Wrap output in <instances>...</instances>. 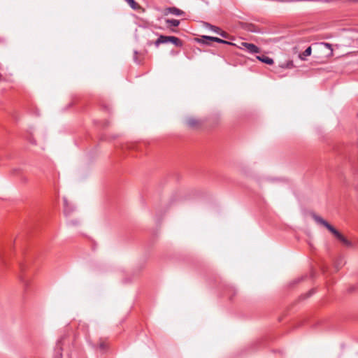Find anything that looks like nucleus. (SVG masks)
Returning <instances> with one entry per match:
<instances>
[{"label": "nucleus", "instance_id": "obj_1", "mask_svg": "<svg viewBox=\"0 0 358 358\" xmlns=\"http://www.w3.org/2000/svg\"><path fill=\"white\" fill-rule=\"evenodd\" d=\"M313 219L315 221L325 227L330 232H331L344 245L351 246V243L345 238L338 230H336L333 226L329 224L321 217L314 215Z\"/></svg>", "mask_w": 358, "mask_h": 358}, {"label": "nucleus", "instance_id": "obj_2", "mask_svg": "<svg viewBox=\"0 0 358 358\" xmlns=\"http://www.w3.org/2000/svg\"><path fill=\"white\" fill-rule=\"evenodd\" d=\"M167 43H171L177 47H180L182 45V43L180 41V39H179L178 38H177L176 36H168L161 35L155 41V45L156 47H158L160 44Z\"/></svg>", "mask_w": 358, "mask_h": 358}, {"label": "nucleus", "instance_id": "obj_3", "mask_svg": "<svg viewBox=\"0 0 358 358\" xmlns=\"http://www.w3.org/2000/svg\"><path fill=\"white\" fill-rule=\"evenodd\" d=\"M241 45L250 53H259L260 52V49L252 43L243 42Z\"/></svg>", "mask_w": 358, "mask_h": 358}, {"label": "nucleus", "instance_id": "obj_4", "mask_svg": "<svg viewBox=\"0 0 358 358\" xmlns=\"http://www.w3.org/2000/svg\"><path fill=\"white\" fill-rule=\"evenodd\" d=\"M164 15L172 14L176 16H180L184 15V12L176 7H169L164 9Z\"/></svg>", "mask_w": 358, "mask_h": 358}, {"label": "nucleus", "instance_id": "obj_5", "mask_svg": "<svg viewBox=\"0 0 358 358\" xmlns=\"http://www.w3.org/2000/svg\"><path fill=\"white\" fill-rule=\"evenodd\" d=\"M186 123L189 127L192 128H196L201 124L200 121L194 117L187 118L186 120Z\"/></svg>", "mask_w": 358, "mask_h": 358}, {"label": "nucleus", "instance_id": "obj_6", "mask_svg": "<svg viewBox=\"0 0 358 358\" xmlns=\"http://www.w3.org/2000/svg\"><path fill=\"white\" fill-rule=\"evenodd\" d=\"M203 38L205 39H207V40H209V41H215V42H217V43H224V44H229V45H231L232 43H230V42H228L227 41H224L223 39H221L220 38H217V37H213V36H203Z\"/></svg>", "mask_w": 358, "mask_h": 358}, {"label": "nucleus", "instance_id": "obj_7", "mask_svg": "<svg viewBox=\"0 0 358 358\" xmlns=\"http://www.w3.org/2000/svg\"><path fill=\"white\" fill-rule=\"evenodd\" d=\"M257 59L266 64L271 65V64H273V59H271L267 56H265V55L257 56Z\"/></svg>", "mask_w": 358, "mask_h": 358}, {"label": "nucleus", "instance_id": "obj_8", "mask_svg": "<svg viewBox=\"0 0 358 358\" xmlns=\"http://www.w3.org/2000/svg\"><path fill=\"white\" fill-rule=\"evenodd\" d=\"M311 47H308L303 53L299 55V57L301 58V59L305 60L306 57L310 56L311 55Z\"/></svg>", "mask_w": 358, "mask_h": 358}, {"label": "nucleus", "instance_id": "obj_9", "mask_svg": "<svg viewBox=\"0 0 358 358\" xmlns=\"http://www.w3.org/2000/svg\"><path fill=\"white\" fill-rule=\"evenodd\" d=\"M127 2V3L130 6V7L134 10H138L141 8L138 3H137L134 0H124Z\"/></svg>", "mask_w": 358, "mask_h": 358}, {"label": "nucleus", "instance_id": "obj_10", "mask_svg": "<svg viewBox=\"0 0 358 358\" xmlns=\"http://www.w3.org/2000/svg\"><path fill=\"white\" fill-rule=\"evenodd\" d=\"M166 23L169 26L178 27L180 24V21L175 19H167L166 20Z\"/></svg>", "mask_w": 358, "mask_h": 358}, {"label": "nucleus", "instance_id": "obj_11", "mask_svg": "<svg viewBox=\"0 0 358 358\" xmlns=\"http://www.w3.org/2000/svg\"><path fill=\"white\" fill-rule=\"evenodd\" d=\"M64 213L66 215H67V214L70 213L71 210L69 208V203H68V202H67V201L66 199H64Z\"/></svg>", "mask_w": 358, "mask_h": 358}, {"label": "nucleus", "instance_id": "obj_12", "mask_svg": "<svg viewBox=\"0 0 358 358\" xmlns=\"http://www.w3.org/2000/svg\"><path fill=\"white\" fill-rule=\"evenodd\" d=\"M207 26L210 28L211 30L220 34L221 30L219 27L207 24Z\"/></svg>", "mask_w": 358, "mask_h": 358}, {"label": "nucleus", "instance_id": "obj_13", "mask_svg": "<svg viewBox=\"0 0 358 358\" xmlns=\"http://www.w3.org/2000/svg\"><path fill=\"white\" fill-rule=\"evenodd\" d=\"M220 35L221 36L224 37V38H227L228 36H229L227 32H225V31H220Z\"/></svg>", "mask_w": 358, "mask_h": 358}, {"label": "nucleus", "instance_id": "obj_14", "mask_svg": "<svg viewBox=\"0 0 358 358\" xmlns=\"http://www.w3.org/2000/svg\"><path fill=\"white\" fill-rule=\"evenodd\" d=\"M99 348L101 350H105L106 348V344L103 342L100 343Z\"/></svg>", "mask_w": 358, "mask_h": 358}, {"label": "nucleus", "instance_id": "obj_15", "mask_svg": "<svg viewBox=\"0 0 358 358\" xmlns=\"http://www.w3.org/2000/svg\"><path fill=\"white\" fill-rule=\"evenodd\" d=\"M137 54H138V52L137 51H134V61L136 62V63H139V61L138 60V58H137Z\"/></svg>", "mask_w": 358, "mask_h": 358}, {"label": "nucleus", "instance_id": "obj_16", "mask_svg": "<svg viewBox=\"0 0 358 358\" xmlns=\"http://www.w3.org/2000/svg\"><path fill=\"white\" fill-rule=\"evenodd\" d=\"M324 45L328 48H331V45L329 43H324Z\"/></svg>", "mask_w": 358, "mask_h": 358}]
</instances>
